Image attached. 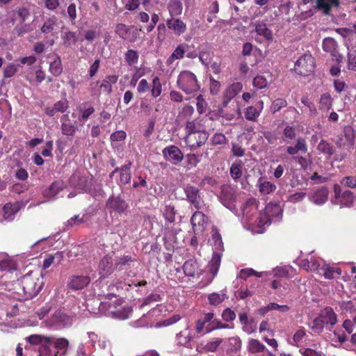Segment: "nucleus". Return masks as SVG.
<instances>
[{"label":"nucleus","mask_w":356,"mask_h":356,"mask_svg":"<svg viewBox=\"0 0 356 356\" xmlns=\"http://www.w3.org/2000/svg\"><path fill=\"white\" fill-rule=\"evenodd\" d=\"M243 163L241 161L232 163L230 168V175L232 179L237 180L242 175Z\"/></svg>","instance_id":"3c124183"},{"label":"nucleus","mask_w":356,"mask_h":356,"mask_svg":"<svg viewBox=\"0 0 356 356\" xmlns=\"http://www.w3.org/2000/svg\"><path fill=\"white\" fill-rule=\"evenodd\" d=\"M90 281L88 275H72L69 279L67 286L72 291H79L86 287Z\"/></svg>","instance_id":"9d476101"},{"label":"nucleus","mask_w":356,"mask_h":356,"mask_svg":"<svg viewBox=\"0 0 356 356\" xmlns=\"http://www.w3.org/2000/svg\"><path fill=\"white\" fill-rule=\"evenodd\" d=\"M92 177L83 175L80 172H75L70 178V184L74 188L87 191L89 189V182Z\"/></svg>","instance_id":"1a4fd4ad"},{"label":"nucleus","mask_w":356,"mask_h":356,"mask_svg":"<svg viewBox=\"0 0 356 356\" xmlns=\"http://www.w3.org/2000/svg\"><path fill=\"white\" fill-rule=\"evenodd\" d=\"M259 188L261 193L268 195L274 192L276 190L277 186L270 181H264L259 183Z\"/></svg>","instance_id":"864d4df0"},{"label":"nucleus","mask_w":356,"mask_h":356,"mask_svg":"<svg viewBox=\"0 0 356 356\" xmlns=\"http://www.w3.org/2000/svg\"><path fill=\"white\" fill-rule=\"evenodd\" d=\"M233 326H230L227 323H223L218 319H213L211 323L206 327V333L211 332L218 329H231Z\"/></svg>","instance_id":"a19ab883"},{"label":"nucleus","mask_w":356,"mask_h":356,"mask_svg":"<svg viewBox=\"0 0 356 356\" xmlns=\"http://www.w3.org/2000/svg\"><path fill=\"white\" fill-rule=\"evenodd\" d=\"M341 184L344 186L355 188H356V177L355 176H346L342 178Z\"/></svg>","instance_id":"69168bd1"},{"label":"nucleus","mask_w":356,"mask_h":356,"mask_svg":"<svg viewBox=\"0 0 356 356\" xmlns=\"http://www.w3.org/2000/svg\"><path fill=\"white\" fill-rule=\"evenodd\" d=\"M267 80L262 75H257L254 78L253 86L258 89H263L267 86Z\"/></svg>","instance_id":"338daca9"},{"label":"nucleus","mask_w":356,"mask_h":356,"mask_svg":"<svg viewBox=\"0 0 356 356\" xmlns=\"http://www.w3.org/2000/svg\"><path fill=\"white\" fill-rule=\"evenodd\" d=\"M229 348L228 352L229 353H237L242 347V341L239 337H232L229 338Z\"/></svg>","instance_id":"09e8293b"},{"label":"nucleus","mask_w":356,"mask_h":356,"mask_svg":"<svg viewBox=\"0 0 356 356\" xmlns=\"http://www.w3.org/2000/svg\"><path fill=\"white\" fill-rule=\"evenodd\" d=\"M191 222L194 234L195 235H200L206 229L208 223V218L204 213L197 210L193 213L191 218Z\"/></svg>","instance_id":"39448f33"},{"label":"nucleus","mask_w":356,"mask_h":356,"mask_svg":"<svg viewBox=\"0 0 356 356\" xmlns=\"http://www.w3.org/2000/svg\"><path fill=\"white\" fill-rule=\"evenodd\" d=\"M162 212L163 216L167 222L169 223H173L175 221L177 211L173 205H166Z\"/></svg>","instance_id":"58836bf2"},{"label":"nucleus","mask_w":356,"mask_h":356,"mask_svg":"<svg viewBox=\"0 0 356 356\" xmlns=\"http://www.w3.org/2000/svg\"><path fill=\"white\" fill-rule=\"evenodd\" d=\"M328 195V188L326 186H322L311 195L309 200L316 204L321 205L327 200Z\"/></svg>","instance_id":"f3484780"},{"label":"nucleus","mask_w":356,"mask_h":356,"mask_svg":"<svg viewBox=\"0 0 356 356\" xmlns=\"http://www.w3.org/2000/svg\"><path fill=\"white\" fill-rule=\"evenodd\" d=\"M228 298L227 294L224 291L220 293L213 292L208 296L209 303L213 306H218Z\"/></svg>","instance_id":"7c9ffc66"},{"label":"nucleus","mask_w":356,"mask_h":356,"mask_svg":"<svg viewBox=\"0 0 356 356\" xmlns=\"http://www.w3.org/2000/svg\"><path fill=\"white\" fill-rule=\"evenodd\" d=\"M243 89V84L240 82H234L225 91V97L232 99L236 97Z\"/></svg>","instance_id":"72a5a7b5"},{"label":"nucleus","mask_w":356,"mask_h":356,"mask_svg":"<svg viewBox=\"0 0 356 356\" xmlns=\"http://www.w3.org/2000/svg\"><path fill=\"white\" fill-rule=\"evenodd\" d=\"M79 111L81 115L79 120H86L94 113L95 108L90 102H84L79 106Z\"/></svg>","instance_id":"f704fd0d"},{"label":"nucleus","mask_w":356,"mask_h":356,"mask_svg":"<svg viewBox=\"0 0 356 356\" xmlns=\"http://www.w3.org/2000/svg\"><path fill=\"white\" fill-rule=\"evenodd\" d=\"M332 98L330 93L326 92L323 94L320 98V109L324 111H329L332 106Z\"/></svg>","instance_id":"37998d69"},{"label":"nucleus","mask_w":356,"mask_h":356,"mask_svg":"<svg viewBox=\"0 0 356 356\" xmlns=\"http://www.w3.org/2000/svg\"><path fill=\"white\" fill-rule=\"evenodd\" d=\"M49 72L55 76H58L63 72L61 59L59 56L55 55L54 60L50 63Z\"/></svg>","instance_id":"4c0bfd02"},{"label":"nucleus","mask_w":356,"mask_h":356,"mask_svg":"<svg viewBox=\"0 0 356 356\" xmlns=\"http://www.w3.org/2000/svg\"><path fill=\"white\" fill-rule=\"evenodd\" d=\"M162 152L166 161H170L175 165L179 163L184 159L183 152L175 145H170L165 147Z\"/></svg>","instance_id":"6e6552de"},{"label":"nucleus","mask_w":356,"mask_h":356,"mask_svg":"<svg viewBox=\"0 0 356 356\" xmlns=\"http://www.w3.org/2000/svg\"><path fill=\"white\" fill-rule=\"evenodd\" d=\"M106 207L108 209L122 213L127 209L128 204L120 196L112 195L106 202Z\"/></svg>","instance_id":"9b49d317"},{"label":"nucleus","mask_w":356,"mask_h":356,"mask_svg":"<svg viewBox=\"0 0 356 356\" xmlns=\"http://www.w3.org/2000/svg\"><path fill=\"white\" fill-rule=\"evenodd\" d=\"M99 269L104 275H109L113 270V260L111 256L106 255L99 262Z\"/></svg>","instance_id":"2f4dec72"},{"label":"nucleus","mask_w":356,"mask_h":356,"mask_svg":"<svg viewBox=\"0 0 356 356\" xmlns=\"http://www.w3.org/2000/svg\"><path fill=\"white\" fill-rule=\"evenodd\" d=\"M325 323L322 319L318 316L314 319L311 326L312 330L315 332L320 334L323 332Z\"/></svg>","instance_id":"e2e57ef3"},{"label":"nucleus","mask_w":356,"mask_h":356,"mask_svg":"<svg viewBox=\"0 0 356 356\" xmlns=\"http://www.w3.org/2000/svg\"><path fill=\"white\" fill-rule=\"evenodd\" d=\"M315 66L314 58L309 54H305L295 63L294 72L298 75L307 76L314 72Z\"/></svg>","instance_id":"7ed1b4c3"},{"label":"nucleus","mask_w":356,"mask_h":356,"mask_svg":"<svg viewBox=\"0 0 356 356\" xmlns=\"http://www.w3.org/2000/svg\"><path fill=\"white\" fill-rule=\"evenodd\" d=\"M26 340L31 345L42 346L47 343H52L53 337L35 334L26 337Z\"/></svg>","instance_id":"4be33fe9"},{"label":"nucleus","mask_w":356,"mask_h":356,"mask_svg":"<svg viewBox=\"0 0 356 356\" xmlns=\"http://www.w3.org/2000/svg\"><path fill=\"white\" fill-rule=\"evenodd\" d=\"M162 92V86L160 79L158 76H154L152 79L151 95L153 97H159Z\"/></svg>","instance_id":"6e6d98bb"},{"label":"nucleus","mask_w":356,"mask_h":356,"mask_svg":"<svg viewBox=\"0 0 356 356\" xmlns=\"http://www.w3.org/2000/svg\"><path fill=\"white\" fill-rule=\"evenodd\" d=\"M341 274V270L339 267L330 266L328 264H323V270L320 271V276L324 277L327 280H332L339 277Z\"/></svg>","instance_id":"412c9836"},{"label":"nucleus","mask_w":356,"mask_h":356,"mask_svg":"<svg viewBox=\"0 0 356 356\" xmlns=\"http://www.w3.org/2000/svg\"><path fill=\"white\" fill-rule=\"evenodd\" d=\"M293 159L298 163L300 168L306 170L309 168V166L312 164V161L310 159V155H308V158L307 156H294Z\"/></svg>","instance_id":"bf43d9fd"},{"label":"nucleus","mask_w":356,"mask_h":356,"mask_svg":"<svg viewBox=\"0 0 356 356\" xmlns=\"http://www.w3.org/2000/svg\"><path fill=\"white\" fill-rule=\"evenodd\" d=\"M255 32L257 35L262 38L264 40L272 41L273 35L272 31L268 29L267 24L263 22H259L255 25Z\"/></svg>","instance_id":"5701e85b"},{"label":"nucleus","mask_w":356,"mask_h":356,"mask_svg":"<svg viewBox=\"0 0 356 356\" xmlns=\"http://www.w3.org/2000/svg\"><path fill=\"white\" fill-rule=\"evenodd\" d=\"M247 348L249 353L256 354L264 351L266 346L259 340L251 339L248 341Z\"/></svg>","instance_id":"c9c22d12"},{"label":"nucleus","mask_w":356,"mask_h":356,"mask_svg":"<svg viewBox=\"0 0 356 356\" xmlns=\"http://www.w3.org/2000/svg\"><path fill=\"white\" fill-rule=\"evenodd\" d=\"M51 344V343H47L42 346H40L38 356H57V355L55 353H54L50 348Z\"/></svg>","instance_id":"774afa93"},{"label":"nucleus","mask_w":356,"mask_h":356,"mask_svg":"<svg viewBox=\"0 0 356 356\" xmlns=\"http://www.w3.org/2000/svg\"><path fill=\"white\" fill-rule=\"evenodd\" d=\"M131 165V162H129L128 164L122 165L120 168V180L122 184H127L131 180V170L130 166Z\"/></svg>","instance_id":"ea45409f"},{"label":"nucleus","mask_w":356,"mask_h":356,"mask_svg":"<svg viewBox=\"0 0 356 356\" xmlns=\"http://www.w3.org/2000/svg\"><path fill=\"white\" fill-rule=\"evenodd\" d=\"M307 151V143L304 137H298L293 145H289L286 147L287 154L291 156H295L299 152L305 154Z\"/></svg>","instance_id":"f8f14e48"},{"label":"nucleus","mask_w":356,"mask_h":356,"mask_svg":"<svg viewBox=\"0 0 356 356\" xmlns=\"http://www.w3.org/2000/svg\"><path fill=\"white\" fill-rule=\"evenodd\" d=\"M208 138V134L205 131L188 133L185 137L186 146L190 149H195L204 145Z\"/></svg>","instance_id":"423d86ee"},{"label":"nucleus","mask_w":356,"mask_h":356,"mask_svg":"<svg viewBox=\"0 0 356 356\" xmlns=\"http://www.w3.org/2000/svg\"><path fill=\"white\" fill-rule=\"evenodd\" d=\"M17 270L16 261L8 254H0V270L12 272Z\"/></svg>","instance_id":"aec40b11"},{"label":"nucleus","mask_w":356,"mask_h":356,"mask_svg":"<svg viewBox=\"0 0 356 356\" xmlns=\"http://www.w3.org/2000/svg\"><path fill=\"white\" fill-rule=\"evenodd\" d=\"M168 9L171 17L180 15L183 9L182 3L179 0H170L168 5Z\"/></svg>","instance_id":"e433bc0d"},{"label":"nucleus","mask_w":356,"mask_h":356,"mask_svg":"<svg viewBox=\"0 0 356 356\" xmlns=\"http://www.w3.org/2000/svg\"><path fill=\"white\" fill-rule=\"evenodd\" d=\"M182 268L186 276L194 277L198 272L199 266L196 260L188 259L184 262Z\"/></svg>","instance_id":"bb28decb"},{"label":"nucleus","mask_w":356,"mask_h":356,"mask_svg":"<svg viewBox=\"0 0 356 356\" xmlns=\"http://www.w3.org/2000/svg\"><path fill=\"white\" fill-rule=\"evenodd\" d=\"M184 191L187 201L193 205L197 210L201 209L203 200L201 198L199 188L191 184H187L185 186Z\"/></svg>","instance_id":"0eeeda50"},{"label":"nucleus","mask_w":356,"mask_h":356,"mask_svg":"<svg viewBox=\"0 0 356 356\" xmlns=\"http://www.w3.org/2000/svg\"><path fill=\"white\" fill-rule=\"evenodd\" d=\"M139 55L137 51L129 49L124 54V59L127 63L131 66L138 63Z\"/></svg>","instance_id":"5fc2aeb1"},{"label":"nucleus","mask_w":356,"mask_h":356,"mask_svg":"<svg viewBox=\"0 0 356 356\" xmlns=\"http://www.w3.org/2000/svg\"><path fill=\"white\" fill-rule=\"evenodd\" d=\"M88 342L94 348L98 349H105L109 341L104 336H99L94 332H88Z\"/></svg>","instance_id":"2eb2a0df"},{"label":"nucleus","mask_w":356,"mask_h":356,"mask_svg":"<svg viewBox=\"0 0 356 356\" xmlns=\"http://www.w3.org/2000/svg\"><path fill=\"white\" fill-rule=\"evenodd\" d=\"M53 337V343L54 345V348L57 350L56 353H55L57 355H59L60 356H64L68 349L69 346V341L65 338H58L54 340Z\"/></svg>","instance_id":"c756f323"},{"label":"nucleus","mask_w":356,"mask_h":356,"mask_svg":"<svg viewBox=\"0 0 356 356\" xmlns=\"http://www.w3.org/2000/svg\"><path fill=\"white\" fill-rule=\"evenodd\" d=\"M317 150L320 153L325 155L327 159H330L335 152L334 146L325 140H321L319 142L317 146Z\"/></svg>","instance_id":"c85d7f7f"},{"label":"nucleus","mask_w":356,"mask_h":356,"mask_svg":"<svg viewBox=\"0 0 356 356\" xmlns=\"http://www.w3.org/2000/svg\"><path fill=\"white\" fill-rule=\"evenodd\" d=\"M222 342H223V339H222V338H219V337L213 338L212 340L209 341L206 343V345L204 347V349L207 352H211V353L216 352L218 349L219 346L222 343Z\"/></svg>","instance_id":"c03bdc74"},{"label":"nucleus","mask_w":356,"mask_h":356,"mask_svg":"<svg viewBox=\"0 0 356 356\" xmlns=\"http://www.w3.org/2000/svg\"><path fill=\"white\" fill-rule=\"evenodd\" d=\"M264 213L268 217H277L282 214V211L278 204L270 203L265 207Z\"/></svg>","instance_id":"a18cd8bd"},{"label":"nucleus","mask_w":356,"mask_h":356,"mask_svg":"<svg viewBox=\"0 0 356 356\" xmlns=\"http://www.w3.org/2000/svg\"><path fill=\"white\" fill-rule=\"evenodd\" d=\"M296 129L293 126L286 125L283 129V136L284 137V140H292L296 138Z\"/></svg>","instance_id":"4d7b16f0"},{"label":"nucleus","mask_w":356,"mask_h":356,"mask_svg":"<svg viewBox=\"0 0 356 356\" xmlns=\"http://www.w3.org/2000/svg\"><path fill=\"white\" fill-rule=\"evenodd\" d=\"M186 44H179L172 54L167 58L165 64L168 66L171 65L175 60H180L184 58L186 53Z\"/></svg>","instance_id":"393cba45"},{"label":"nucleus","mask_w":356,"mask_h":356,"mask_svg":"<svg viewBox=\"0 0 356 356\" xmlns=\"http://www.w3.org/2000/svg\"><path fill=\"white\" fill-rule=\"evenodd\" d=\"M166 24L170 30H172L176 35H181L186 31V24L181 19L171 17L166 20Z\"/></svg>","instance_id":"4468645a"},{"label":"nucleus","mask_w":356,"mask_h":356,"mask_svg":"<svg viewBox=\"0 0 356 356\" xmlns=\"http://www.w3.org/2000/svg\"><path fill=\"white\" fill-rule=\"evenodd\" d=\"M19 65H15L13 63H10L3 70V76L5 78H10L15 74V73L18 71V67Z\"/></svg>","instance_id":"0e129e2a"},{"label":"nucleus","mask_w":356,"mask_h":356,"mask_svg":"<svg viewBox=\"0 0 356 356\" xmlns=\"http://www.w3.org/2000/svg\"><path fill=\"white\" fill-rule=\"evenodd\" d=\"M340 204L344 207H350L354 200V195L353 192L346 190L341 193V197L338 199Z\"/></svg>","instance_id":"de8ad7c7"},{"label":"nucleus","mask_w":356,"mask_h":356,"mask_svg":"<svg viewBox=\"0 0 356 356\" xmlns=\"http://www.w3.org/2000/svg\"><path fill=\"white\" fill-rule=\"evenodd\" d=\"M63 254L61 252H56L54 254H49L43 261L42 269L49 268L53 264H59L63 260Z\"/></svg>","instance_id":"a878e982"},{"label":"nucleus","mask_w":356,"mask_h":356,"mask_svg":"<svg viewBox=\"0 0 356 356\" xmlns=\"http://www.w3.org/2000/svg\"><path fill=\"white\" fill-rule=\"evenodd\" d=\"M20 209L21 205L18 202L6 203L3 207V218L8 221H12Z\"/></svg>","instance_id":"6ab92c4d"},{"label":"nucleus","mask_w":356,"mask_h":356,"mask_svg":"<svg viewBox=\"0 0 356 356\" xmlns=\"http://www.w3.org/2000/svg\"><path fill=\"white\" fill-rule=\"evenodd\" d=\"M134 26H128L122 23L116 25L115 33L124 40L129 42H136L139 37V31Z\"/></svg>","instance_id":"20e7f679"},{"label":"nucleus","mask_w":356,"mask_h":356,"mask_svg":"<svg viewBox=\"0 0 356 356\" xmlns=\"http://www.w3.org/2000/svg\"><path fill=\"white\" fill-rule=\"evenodd\" d=\"M60 122L62 134L67 136H74L77 127L71 122L69 115L65 114L62 115Z\"/></svg>","instance_id":"a211bd4d"},{"label":"nucleus","mask_w":356,"mask_h":356,"mask_svg":"<svg viewBox=\"0 0 356 356\" xmlns=\"http://www.w3.org/2000/svg\"><path fill=\"white\" fill-rule=\"evenodd\" d=\"M325 324L334 325L337 322V316L330 307H325L319 315Z\"/></svg>","instance_id":"b1692460"},{"label":"nucleus","mask_w":356,"mask_h":356,"mask_svg":"<svg viewBox=\"0 0 356 356\" xmlns=\"http://www.w3.org/2000/svg\"><path fill=\"white\" fill-rule=\"evenodd\" d=\"M38 277L28 273L18 280L14 290L19 300H29L35 297L42 289V284L38 283Z\"/></svg>","instance_id":"f257e3e1"},{"label":"nucleus","mask_w":356,"mask_h":356,"mask_svg":"<svg viewBox=\"0 0 356 356\" xmlns=\"http://www.w3.org/2000/svg\"><path fill=\"white\" fill-rule=\"evenodd\" d=\"M287 106V102L283 98H277L275 99L271 104L270 109L273 113L280 111L282 108Z\"/></svg>","instance_id":"13d9d810"},{"label":"nucleus","mask_w":356,"mask_h":356,"mask_svg":"<svg viewBox=\"0 0 356 356\" xmlns=\"http://www.w3.org/2000/svg\"><path fill=\"white\" fill-rule=\"evenodd\" d=\"M252 275H255L257 277L261 276L259 273H257L252 268H244L240 270L237 277L245 280L248 277Z\"/></svg>","instance_id":"680f3d73"},{"label":"nucleus","mask_w":356,"mask_h":356,"mask_svg":"<svg viewBox=\"0 0 356 356\" xmlns=\"http://www.w3.org/2000/svg\"><path fill=\"white\" fill-rule=\"evenodd\" d=\"M56 25V18L55 17L48 18L41 27V31L43 33H50L54 31Z\"/></svg>","instance_id":"8fccbe9b"},{"label":"nucleus","mask_w":356,"mask_h":356,"mask_svg":"<svg viewBox=\"0 0 356 356\" xmlns=\"http://www.w3.org/2000/svg\"><path fill=\"white\" fill-rule=\"evenodd\" d=\"M339 0H316V9L321 11L325 15H330L332 8H338Z\"/></svg>","instance_id":"ddd939ff"},{"label":"nucleus","mask_w":356,"mask_h":356,"mask_svg":"<svg viewBox=\"0 0 356 356\" xmlns=\"http://www.w3.org/2000/svg\"><path fill=\"white\" fill-rule=\"evenodd\" d=\"M244 115L246 120L256 122L260 115V111L254 106H250L246 108Z\"/></svg>","instance_id":"603ef678"},{"label":"nucleus","mask_w":356,"mask_h":356,"mask_svg":"<svg viewBox=\"0 0 356 356\" xmlns=\"http://www.w3.org/2000/svg\"><path fill=\"white\" fill-rule=\"evenodd\" d=\"M63 45L65 47H71L75 44L78 40L76 34L73 31H66L62 37Z\"/></svg>","instance_id":"79ce46f5"},{"label":"nucleus","mask_w":356,"mask_h":356,"mask_svg":"<svg viewBox=\"0 0 356 356\" xmlns=\"http://www.w3.org/2000/svg\"><path fill=\"white\" fill-rule=\"evenodd\" d=\"M337 46V42L332 38H326L323 41V50L332 55L336 51Z\"/></svg>","instance_id":"49530a36"},{"label":"nucleus","mask_w":356,"mask_h":356,"mask_svg":"<svg viewBox=\"0 0 356 356\" xmlns=\"http://www.w3.org/2000/svg\"><path fill=\"white\" fill-rule=\"evenodd\" d=\"M177 86L187 95L197 92L200 89L196 75L189 70H184L179 73Z\"/></svg>","instance_id":"f03ea898"},{"label":"nucleus","mask_w":356,"mask_h":356,"mask_svg":"<svg viewBox=\"0 0 356 356\" xmlns=\"http://www.w3.org/2000/svg\"><path fill=\"white\" fill-rule=\"evenodd\" d=\"M193 337L189 327H186L177 334L176 339L177 344L188 348H192L191 341Z\"/></svg>","instance_id":"dca6fc26"},{"label":"nucleus","mask_w":356,"mask_h":356,"mask_svg":"<svg viewBox=\"0 0 356 356\" xmlns=\"http://www.w3.org/2000/svg\"><path fill=\"white\" fill-rule=\"evenodd\" d=\"M196 107L197 111L200 114L204 113L207 111V103L204 99L203 95H199L196 98Z\"/></svg>","instance_id":"052dcab7"},{"label":"nucleus","mask_w":356,"mask_h":356,"mask_svg":"<svg viewBox=\"0 0 356 356\" xmlns=\"http://www.w3.org/2000/svg\"><path fill=\"white\" fill-rule=\"evenodd\" d=\"M63 189V184L61 181H54L49 187L43 192L46 197H53L58 195Z\"/></svg>","instance_id":"473e14b6"},{"label":"nucleus","mask_w":356,"mask_h":356,"mask_svg":"<svg viewBox=\"0 0 356 356\" xmlns=\"http://www.w3.org/2000/svg\"><path fill=\"white\" fill-rule=\"evenodd\" d=\"M221 264V254L218 252H213L212 258L208 264L209 273L213 278L218 274Z\"/></svg>","instance_id":"cd10ccee"}]
</instances>
